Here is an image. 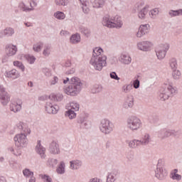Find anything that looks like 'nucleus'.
Returning <instances> with one entry per match:
<instances>
[{
  "instance_id": "f257e3e1",
  "label": "nucleus",
  "mask_w": 182,
  "mask_h": 182,
  "mask_svg": "<svg viewBox=\"0 0 182 182\" xmlns=\"http://www.w3.org/2000/svg\"><path fill=\"white\" fill-rule=\"evenodd\" d=\"M103 52L102 48H95L93 50L92 57L90 60V65L95 70H102L103 66H106V56L101 55Z\"/></svg>"
},
{
  "instance_id": "f03ea898",
  "label": "nucleus",
  "mask_w": 182,
  "mask_h": 182,
  "mask_svg": "<svg viewBox=\"0 0 182 182\" xmlns=\"http://www.w3.org/2000/svg\"><path fill=\"white\" fill-rule=\"evenodd\" d=\"M81 87L82 82H80V79L74 77L71 78L70 85L65 88V92L67 95H70V96H76L79 93Z\"/></svg>"
},
{
  "instance_id": "7ed1b4c3",
  "label": "nucleus",
  "mask_w": 182,
  "mask_h": 182,
  "mask_svg": "<svg viewBox=\"0 0 182 182\" xmlns=\"http://www.w3.org/2000/svg\"><path fill=\"white\" fill-rule=\"evenodd\" d=\"M102 24L107 28H122V25H123L118 16L114 18L105 17L103 19Z\"/></svg>"
},
{
  "instance_id": "20e7f679",
  "label": "nucleus",
  "mask_w": 182,
  "mask_h": 182,
  "mask_svg": "<svg viewBox=\"0 0 182 182\" xmlns=\"http://www.w3.org/2000/svg\"><path fill=\"white\" fill-rule=\"evenodd\" d=\"M161 92L162 93L160 95L161 99H163L164 100H166V99H168V96L170 95V93L171 95H173V93H176V90L171 85L165 84L164 86V88L161 90Z\"/></svg>"
},
{
  "instance_id": "39448f33",
  "label": "nucleus",
  "mask_w": 182,
  "mask_h": 182,
  "mask_svg": "<svg viewBox=\"0 0 182 182\" xmlns=\"http://www.w3.org/2000/svg\"><path fill=\"white\" fill-rule=\"evenodd\" d=\"M14 141L17 147H25L28 143V139H26V135L19 134L14 137Z\"/></svg>"
},
{
  "instance_id": "423d86ee",
  "label": "nucleus",
  "mask_w": 182,
  "mask_h": 182,
  "mask_svg": "<svg viewBox=\"0 0 182 182\" xmlns=\"http://www.w3.org/2000/svg\"><path fill=\"white\" fill-rule=\"evenodd\" d=\"M128 126L132 130H137L141 127V121L139 118L132 117L129 120Z\"/></svg>"
},
{
  "instance_id": "0eeeda50",
  "label": "nucleus",
  "mask_w": 182,
  "mask_h": 182,
  "mask_svg": "<svg viewBox=\"0 0 182 182\" xmlns=\"http://www.w3.org/2000/svg\"><path fill=\"white\" fill-rule=\"evenodd\" d=\"M170 47L168 44H161L156 48V56L158 59H164L166 56V51L168 50Z\"/></svg>"
},
{
  "instance_id": "6e6552de",
  "label": "nucleus",
  "mask_w": 182,
  "mask_h": 182,
  "mask_svg": "<svg viewBox=\"0 0 182 182\" xmlns=\"http://www.w3.org/2000/svg\"><path fill=\"white\" fill-rule=\"evenodd\" d=\"M100 130L105 134H109L113 129L110 126V122L107 119H102L101 122Z\"/></svg>"
},
{
  "instance_id": "1a4fd4ad",
  "label": "nucleus",
  "mask_w": 182,
  "mask_h": 182,
  "mask_svg": "<svg viewBox=\"0 0 182 182\" xmlns=\"http://www.w3.org/2000/svg\"><path fill=\"white\" fill-rule=\"evenodd\" d=\"M150 29V25L145 24V25H141L139 31L136 33L137 38H141L144 35H146L147 32H149Z\"/></svg>"
},
{
  "instance_id": "9d476101",
  "label": "nucleus",
  "mask_w": 182,
  "mask_h": 182,
  "mask_svg": "<svg viewBox=\"0 0 182 182\" xmlns=\"http://www.w3.org/2000/svg\"><path fill=\"white\" fill-rule=\"evenodd\" d=\"M0 100L3 105H6L9 102V95L5 90L0 86Z\"/></svg>"
},
{
  "instance_id": "9b49d317",
  "label": "nucleus",
  "mask_w": 182,
  "mask_h": 182,
  "mask_svg": "<svg viewBox=\"0 0 182 182\" xmlns=\"http://www.w3.org/2000/svg\"><path fill=\"white\" fill-rule=\"evenodd\" d=\"M146 144V143H149V134H146L144 136V140L141 141H137V140H134L129 142V147L134 148L136 146H139V144Z\"/></svg>"
},
{
  "instance_id": "f8f14e48",
  "label": "nucleus",
  "mask_w": 182,
  "mask_h": 182,
  "mask_svg": "<svg viewBox=\"0 0 182 182\" xmlns=\"http://www.w3.org/2000/svg\"><path fill=\"white\" fill-rule=\"evenodd\" d=\"M49 151L51 153V154H59V153H60V149H59V144L55 141H53L50 144Z\"/></svg>"
},
{
  "instance_id": "ddd939ff",
  "label": "nucleus",
  "mask_w": 182,
  "mask_h": 182,
  "mask_svg": "<svg viewBox=\"0 0 182 182\" xmlns=\"http://www.w3.org/2000/svg\"><path fill=\"white\" fill-rule=\"evenodd\" d=\"M58 109H59V107L57 105L53 106L52 104H47L46 106V110L47 113H49L50 114L58 113Z\"/></svg>"
},
{
  "instance_id": "4468645a",
  "label": "nucleus",
  "mask_w": 182,
  "mask_h": 182,
  "mask_svg": "<svg viewBox=\"0 0 182 182\" xmlns=\"http://www.w3.org/2000/svg\"><path fill=\"white\" fill-rule=\"evenodd\" d=\"M6 53H7L8 56H13L16 53V46L14 45H9L6 47Z\"/></svg>"
},
{
  "instance_id": "2eb2a0df",
  "label": "nucleus",
  "mask_w": 182,
  "mask_h": 182,
  "mask_svg": "<svg viewBox=\"0 0 182 182\" xmlns=\"http://www.w3.org/2000/svg\"><path fill=\"white\" fill-rule=\"evenodd\" d=\"M18 129H21L25 134H31V129L28 128V125L23 122H20L18 125Z\"/></svg>"
},
{
  "instance_id": "dca6fc26",
  "label": "nucleus",
  "mask_w": 182,
  "mask_h": 182,
  "mask_svg": "<svg viewBox=\"0 0 182 182\" xmlns=\"http://www.w3.org/2000/svg\"><path fill=\"white\" fill-rule=\"evenodd\" d=\"M166 176H167V171L161 168L157 170L156 173V177H157V178L159 180H163Z\"/></svg>"
},
{
  "instance_id": "f3484780",
  "label": "nucleus",
  "mask_w": 182,
  "mask_h": 182,
  "mask_svg": "<svg viewBox=\"0 0 182 182\" xmlns=\"http://www.w3.org/2000/svg\"><path fill=\"white\" fill-rule=\"evenodd\" d=\"M6 76V77H11L12 79H18L20 75L16 70H12L11 71L7 72Z\"/></svg>"
},
{
  "instance_id": "a211bd4d",
  "label": "nucleus",
  "mask_w": 182,
  "mask_h": 182,
  "mask_svg": "<svg viewBox=\"0 0 182 182\" xmlns=\"http://www.w3.org/2000/svg\"><path fill=\"white\" fill-rule=\"evenodd\" d=\"M36 150L37 153L41 156V157H43V154H45V151H46V149H45V148L41 145V141H38Z\"/></svg>"
},
{
  "instance_id": "6ab92c4d",
  "label": "nucleus",
  "mask_w": 182,
  "mask_h": 182,
  "mask_svg": "<svg viewBox=\"0 0 182 182\" xmlns=\"http://www.w3.org/2000/svg\"><path fill=\"white\" fill-rule=\"evenodd\" d=\"M120 60L122 63L125 65H129L132 62V58L126 54H122L120 57Z\"/></svg>"
},
{
  "instance_id": "aec40b11",
  "label": "nucleus",
  "mask_w": 182,
  "mask_h": 182,
  "mask_svg": "<svg viewBox=\"0 0 182 182\" xmlns=\"http://www.w3.org/2000/svg\"><path fill=\"white\" fill-rule=\"evenodd\" d=\"M93 8H102L105 5V0H91Z\"/></svg>"
},
{
  "instance_id": "412c9836",
  "label": "nucleus",
  "mask_w": 182,
  "mask_h": 182,
  "mask_svg": "<svg viewBox=\"0 0 182 182\" xmlns=\"http://www.w3.org/2000/svg\"><path fill=\"white\" fill-rule=\"evenodd\" d=\"M21 108V105H18L16 103H13L10 105V109L11 112H14V113H16V112H19Z\"/></svg>"
},
{
  "instance_id": "4be33fe9",
  "label": "nucleus",
  "mask_w": 182,
  "mask_h": 182,
  "mask_svg": "<svg viewBox=\"0 0 182 182\" xmlns=\"http://www.w3.org/2000/svg\"><path fill=\"white\" fill-rule=\"evenodd\" d=\"M177 169H175L171 173V178L173 180H181V175H178Z\"/></svg>"
},
{
  "instance_id": "5701e85b",
  "label": "nucleus",
  "mask_w": 182,
  "mask_h": 182,
  "mask_svg": "<svg viewBox=\"0 0 182 182\" xmlns=\"http://www.w3.org/2000/svg\"><path fill=\"white\" fill-rule=\"evenodd\" d=\"M81 166L82 164L80 161H70V167L74 170H77V168H79Z\"/></svg>"
},
{
  "instance_id": "b1692460",
  "label": "nucleus",
  "mask_w": 182,
  "mask_h": 182,
  "mask_svg": "<svg viewBox=\"0 0 182 182\" xmlns=\"http://www.w3.org/2000/svg\"><path fill=\"white\" fill-rule=\"evenodd\" d=\"M70 42L72 43H77L80 42V36L79 34L73 35L70 38Z\"/></svg>"
},
{
  "instance_id": "393cba45",
  "label": "nucleus",
  "mask_w": 182,
  "mask_h": 182,
  "mask_svg": "<svg viewBox=\"0 0 182 182\" xmlns=\"http://www.w3.org/2000/svg\"><path fill=\"white\" fill-rule=\"evenodd\" d=\"M39 177L43 182H52V178L46 174H40Z\"/></svg>"
},
{
  "instance_id": "a878e982",
  "label": "nucleus",
  "mask_w": 182,
  "mask_h": 182,
  "mask_svg": "<svg viewBox=\"0 0 182 182\" xmlns=\"http://www.w3.org/2000/svg\"><path fill=\"white\" fill-rule=\"evenodd\" d=\"M149 7L146 6L145 8H144L138 14L139 18H140L141 19H143V18H144V16H146V15H147V12Z\"/></svg>"
},
{
  "instance_id": "bb28decb",
  "label": "nucleus",
  "mask_w": 182,
  "mask_h": 182,
  "mask_svg": "<svg viewBox=\"0 0 182 182\" xmlns=\"http://www.w3.org/2000/svg\"><path fill=\"white\" fill-rule=\"evenodd\" d=\"M57 173L58 174H63L65 173V163L60 162L59 166L57 168Z\"/></svg>"
},
{
  "instance_id": "cd10ccee",
  "label": "nucleus",
  "mask_w": 182,
  "mask_h": 182,
  "mask_svg": "<svg viewBox=\"0 0 182 182\" xmlns=\"http://www.w3.org/2000/svg\"><path fill=\"white\" fill-rule=\"evenodd\" d=\"M82 5V11L85 14H87L89 12V8H87V4H86V1L85 0H80Z\"/></svg>"
},
{
  "instance_id": "c85d7f7f",
  "label": "nucleus",
  "mask_w": 182,
  "mask_h": 182,
  "mask_svg": "<svg viewBox=\"0 0 182 182\" xmlns=\"http://www.w3.org/2000/svg\"><path fill=\"white\" fill-rule=\"evenodd\" d=\"M54 16L57 18V19H65V16L63 12L58 11L54 14Z\"/></svg>"
},
{
  "instance_id": "c756f323",
  "label": "nucleus",
  "mask_w": 182,
  "mask_h": 182,
  "mask_svg": "<svg viewBox=\"0 0 182 182\" xmlns=\"http://www.w3.org/2000/svg\"><path fill=\"white\" fill-rule=\"evenodd\" d=\"M66 115L69 117V119H75V117H76V113H75V110L73 109L68 110Z\"/></svg>"
},
{
  "instance_id": "7c9ffc66",
  "label": "nucleus",
  "mask_w": 182,
  "mask_h": 182,
  "mask_svg": "<svg viewBox=\"0 0 182 182\" xmlns=\"http://www.w3.org/2000/svg\"><path fill=\"white\" fill-rule=\"evenodd\" d=\"M70 106L71 107V110H75V112H77V110H79V105L75 102L70 103Z\"/></svg>"
},
{
  "instance_id": "2f4dec72",
  "label": "nucleus",
  "mask_w": 182,
  "mask_h": 182,
  "mask_svg": "<svg viewBox=\"0 0 182 182\" xmlns=\"http://www.w3.org/2000/svg\"><path fill=\"white\" fill-rule=\"evenodd\" d=\"M14 66H17V68H19V69H21V70H22V72H23V70H25V66H23L22 63H21L19 61H14Z\"/></svg>"
},
{
  "instance_id": "473e14b6",
  "label": "nucleus",
  "mask_w": 182,
  "mask_h": 182,
  "mask_svg": "<svg viewBox=\"0 0 182 182\" xmlns=\"http://www.w3.org/2000/svg\"><path fill=\"white\" fill-rule=\"evenodd\" d=\"M23 174L26 177H33V172L29 171V169H25L23 171Z\"/></svg>"
},
{
  "instance_id": "72a5a7b5",
  "label": "nucleus",
  "mask_w": 182,
  "mask_h": 182,
  "mask_svg": "<svg viewBox=\"0 0 182 182\" xmlns=\"http://www.w3.org/2000/svg\"><path fill=\"white\" fill-rule=\"evenodd\" d=\"M43 46V44L41 43H37L33 46V50H35V52H39L42 49Z\"/></svg>"
},
{
  "instance_id": "f704fd0d",
  "label": "nucleus",
  "mask_w": 182,
  "mask_h": 182,
  "mask_svg": "<svg viewBox=\"0 0 182 182\" xmlns=\"http://www.w3.org/2000/svg\"><path fill=\"white\" fill-rule=\"evenodd\" d=\"M171 16H177V15H182V9L178 11H171L169 12Z\"/></svg>"
},
{
  "instance_id": "c9c22d12",
  "label": "nucleus",
  "mask_w": 182,
  "mask_h": 182,
  "mask_svg": "<svg viewBox=\"0 0 182 182\" xmlns=\"http://www.w3.org/2000/svg\"><path fill=\"white\" fill-rule=\"evenodd\" d=\"M170 66L173 70H176L177 68V61H176V59H172L171 60Z\"/></svg>"
},
{
  "instance_id": "e433bc0d",
  "label": "nucleus",
  "mask_w": 182,
  "mask_h": 182,
  "mask_svg": "<svg viewBox=\"0 0 182 182\" xmlns=\"http://www.w3.org/2000/svg\"><path fill=\"white\" fill-rule=\"evenodd\" d=\"M14 29L9 28H6L4 30V33L5 35H8L9 36H11V35H14Z\"/></svg>"
},
{
  "instance_id": "4c0bfd02",
  "label": "nucleus",
  "mask_w": 182,
  "mask_h": 182,
  "mask_svg": "<svg viewBox=\"0 0 182 182\" xmlns=\"http://www.w3.org/2000/svg\"><path fill=\"white\" fill-rule=\"evenodd\" d=\"M149 15L153 18L157 15H159V9H154L151 10L149 13Z\"/></svg>"
},
{
  "instance_id": "58836bf2",
  "label": "nucleus",
  "mask_w": 182,
  "mask_h": 182,
  "mask_svg": "<svg viewBox=\"0 0 182 182\" xmlns=\"http://www.w3.org/2000/svg\"><path fill=\"white\" fill-rule=\"evenodd\" d=\"M180 75H181V73H180V71H178V70H173V76L174 79H179Z\"/></svg>"
},
{
  "instance_id": "ea45409f",
  "label": "nucleus",
  "mask_w": 182,
  "mask_h": 182,
  "mask_svg": "<svg viewBox=\"0 0 182 182\" xmlns=\"http://www.w3.org/2000/svg\"><path fill=\"white\" fill-rule=\"evenodd\" d=\"M26 58L27 59L28 62H29V63H33V62L36 60L35 57L32 55H26Z\"/></svg>"
},
{
  "instance_id": "a19ab883",
  "label": "nucleus",
  "mask_w": 182,
  "mask_h": 182,
  "mask_svg": "<svg viewBox=\"0 0 182 182\" xmlns=\"http://www.w3.org/2000/svg\"><path fill=\"white\" fill-rule=\"evenodd\" d=\"M133 86H134V89H139V87H140V81L139 80H134Z\"/></svg>"
},
{
  "instance_id": "79ce46f5",
  "label": "nucleus",
  "mask_w": 182,
  "mask_h": 182,
  "mask_svg": "<svg viewBox=\"0 0 182 182\" xmlns=\"http://www.w3.org/2000/svg\"><path fill=\"white\" fill-rule=\"evenodd\" d=\"M107 182H114V176L113 174L109 173L107 178Z\"/></svg>"
},
{
  "instance_id": "37998d69",
  "label": "nucleus",
  "mask_w": 182,
  "mask_h": 182,
  "mask_svg": "<svg viewBox=\"0 0 182 182\" xmlns=\"http://www.w3.org/2000/svg\"><path fill=\"white\" fill-rule=\"evenodd\" d=\"M102 90V87L97 85L92 90V93H99Z\"/></svg>"
},
{
  "instance_id": "c03bdc74",
  "label": "nucleus",
  "mask_w": 182,
  "mask_h": 182,
  "mask_svg": "<svg viewBox=\"0 0 182 182\" xmlns=\"http://www.w3.org/2000/svg\"><path fill=\"white\" fill-rule=\"evenodd\" d=\"M57 5H66V0H55Z\"/></svg>"
},
{
  "instance_id": "a18cd8bd",
  "label": "nucleus",
  "mask_w": 182,
  "mask_h": 182,
  "mask_svg": "<svg viewBox=\"0 0 182 182\" xmlns=\"http://www.w3.org/2000/svg\"><path fill=\"white\" fill-rule=\"evenodd\" d=\"M110 77H111L112 79H114L115 80H120V78L118 77V76H117V75L116 74V73H112L110 74Z\"/></svg>"
},
{
  "instance_id": "49530a36",
  "label": "nucleus",
  "mask_w": 182,
  "mask_h": 182,
  "mask_svg": "<svg viewBox=\"0 0 182 182\" xmlns=\"http://www.w3.org/2000/svg\"><path fill=\"white\" fill-rule=\"evenodd\" d=\"M13 151H14V154H15V156H21V149H13Z\"/></svg>"
},
{
  "instance_id": "de8ad7c7",
  "label": "nucleus",
  "mask_w": 182,
  "mask_h": 182,
  "mask_svg": "<svg viewBox=\"0 0 182 182\" xmlns=\"http://www.w3.org/2000/svg\"><path fill=\"white\" fill-rule=\"evenodd\" d=\"M43 53L44 56H48L50 53V50L48 48H45Z\"/></svg>"
},
{
  "instance_id": "09e8293b",
  "label": "nucleus",
  "mask_w": 182,
  "mask_h": 182,
  "mask_svg": "<svg viewBox=\"0 0 182 182\" xmlns=\"http://www.w3.org/2000/svg\"><path fill=\"white\" fill-rule=\"evenodd\" d=\"M131 87H132V86H130V85L124 86V87H123V91L125 93H127V92H129V90H130Z\"/></svg>"
},
{
  "instance_id": "8fccbe9b",
  "label": "nucleus",
  "mask_w": 182,
  "mask_h": 182,
  "mask_svg": "<svg viewBox=\"0 0 182 182\" xmlns=\"http://www.w3.org/2000/svg\"><path fill=\"white\" fill-rule=\"evenodd\" d=\"M133 107V97H131L129 98V103H128V107Z\"/></svg>"
},
{
  "instance_id": "3c124183",
  "label": "nucleus",
  "mask_w": 182,
  "mask_h": 182,
  "mask_svg": "<svg viewBox=\"0 0 182 182\" xmlns=\"http://www.w3.org/2000/svg\"><path fill=\"white\" fill-rule=\"evenodd\" d=\"M58 164V160L56 159H53L52 161H51V166L53 167V166H56Z\"/></svg>"
},
{
  "instance_id": "603ef678",
  "label": "nucleus",
  "mask_w": 182,
  "mask_h": 182,
  "mask_svg": "<svg viewBox=\"0 0 182 182\" xmlns=\"http://www.w3.org/2000/svg\"><path fill=\"white\" fill-rule=\"evenodd\" d=\"M138 48H139V49H140L141 50H147V49H146L144 47H141V43H139V44H138Z\"/></svg>"
},
{
  "instance_id": "864d4df0",
  "label": "nucleus",
  "mask_w": 182,
  "mask_h": 182,
  "mask_svg": "<svg viewBox=\"0 0 182 182\" xmlns=\"http://www.w3.org/2000/svg\"><path fill=\"white\" fill-rule=\"evenodd\" d=\"M90 182H102V181H100V179H99V178H94L91 179Z\"/></svg>"
},
{
  "instance_id": "5fc2aeb1",
  "label": "nucleus",
  "mask_w": 182,
  "mask_h": 182,
  "mask_svg": "<svg viewBox=\"0 0 182 182\" xmlns=\"http://www.w3.org/2000/svg\"><path fill=\"white\" fill-rule=\"evenodd\" d=\"M54 81L51 82V85H55L56 83V82H58V77H54Z\"/></svg>"
},
{
  "instance_id": "6e6d98bb",
  "label": "nucleus",
  "mask_w": 182,
  "mask_h": 182,
  "mask_svg": "<svg viewBox=\"0 0 182 182\" xmlns=\"http://www.w3.org/2000/svg\"><path fill=\"white\" fill-rule=\"evenodd\" d=\"M71 63H70V60H68L66 63H65V66L67 68H69V66H70Z\"/></svg>"
},
{
  "instance_id": "4d7b16f0",
  "label": "nucleus",
  "mask_w": 182,
  "mask_h": 182,
  "mask_svg": "<svg viewBox=\"0 0 182 182\" xmlns=\"http://www.w3.org/2000/svg\"><path fill=\"white\" fill-rule=\"evenodd\" d=\"M60 35H68V31H62Z\"/></svg>"
},
{
  "instance_id": "13d9d810",
  "label": "nucleus",
  "mask_w": 182,
  "mask_h": 182,
  "mask_svg": "<svg viewBox=\"0 0 182 182\" xmlns=\"http://www.w3.org/2000/svg\"><path fill=\"white\" fill-rule=\"evenodd\" d=\"M29 182H35V177L31 176V179L29 180Z\"/></svg>"
},
{
  "instance_id": "bf43d9fd",
  "label": "nucleus",
  "mask_w": 182,
  "mask_h": 182,
  "mask_svg": "<svg viewBox=\"0 0 182 182\" xmlns=\"http://www.w3.org/2000/svg\"><path fill=\"white\" fill-rule=\"evenodd\" d=\"M0 182H6V180H5L4 178H0Z\"/></svg>"
},
{
  "instance_id": "052dcab7",
  "label": "nucleus",
  "mask_w": 182,
  "mask_h": 182,
  "mask_svg": "<svg viewBox=\"0 0 182 182\" xmlns=\"http://www.w3.org/2000/svg\"><path fill=\"white\" fill-rule=\"evenodd\" d=\"M28 85L31 87H32L33 86V84L32 83V82H29L28 83Z\"/></svg>"
},
{
  "instance_id": "680f3d73",
  "label": "nucleus",
  "mask_w": 182,
  "mask_h": 182,
  "mask_svg": "<svg viewBox=\"0 0 182 182\" xmlns=\"http://www.w3.org/2000/svg\"><path fill=\"white\" fill-rule=\"evenodd\" d=\"M68 82H69V78H67V80H64L63 83L66 84V83H68Z\"/></svg>"
},
{
  "instance_id": "e2e57ef3",
  "label": "nucleus",
  "mask_w": 182,
  "mask_h": 182,
  "mask_svg": "<svg viewBox=\"0 0 182 182\" xmlns=\"http://www.w3.org/2000/svg\"><path fill=\"white\" fill-rule=\"evenodd\" d=\"M26 26H31V23H26Z\"/></svg>"
},
{
  "instance_id": "0e129e2a",
  "label": "nucleus",
  "mask_w": 182,
  "mask_h": 182,
  "mask_svg": "<svg viewBox=\"0 0 182 182\" xmlns=\"http://www.w3.org/2000/svg\"><path fill=\"white\" fill-rule=\"evenodd\" d=\"M84 33H85V35L87 34V32L86 31H84Z\"/></svg>"
},
{
  "instance_id": "69168bd1",
  "label": "nucleus",
  "mask_w": 182,
  "mask_h": 182,
  "mask_svg": "<svg viewBox=\"0 0 182 182\" xmlns=\"http://www.w3.org/2000/svg\"><path fill=\"white\" fill-rule=\"evenodd\" d=\"M55 95H54V96L53 95V99H55Z\"/></svg>"
}]
</instances>
